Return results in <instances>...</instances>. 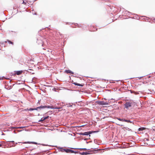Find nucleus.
Here are the masks:
<instances>
[{"label":"nucleus","mask_w":155,"mask_h":155,"mask_svg":"<svg viewBox=\"0 0 155 155\" xmlns=\"http://www.w3.org/2000/svg\"><path fill=\"white\" fill-rule=\"evenodd\" d=\"M10 142H11L13 143V145H12V146L14 147V146H15V144L14 143L15 142H14V141H10Z\"/></svg>","instance_id":"13"},{"label":"nucleus","mask_w":155,"mask_h":155,"mask_svg":"<svg viewBox=\"0 0 155 155\" xmlns=\"http://www.w3.org/2000/svg\"><path fill=\"white\" fill-rule=\"evenodd\" d=\"M49 116H48L47 117H44V118L42 120H45L46 119H47L48 118Z\"/></svg>","instance_id":"14"},{"label":"nucleus","mask_w":155,"mask_h":155,"mask_svg":"<svg viewBox=\"0 0 155 155\" xmlns=\"http://www.w3.org/2000/svg\"><path fill=\"white\" fill-rule=\"evenodd\" d=\"M79 153L80 154L82 155H86L89 154V153L86 152H80Z\"/></svg>","instance_id":"8"},{"label":"nucleus","mask_w":155,"mask_h":155,"mask_svg":"<svg viewBox=\"0 0 155 155\" xmlns=\"http://www.w3.org/2000/svg\"><path fill=\"white\" fill-rule=\"evenodd\" d=\"M42 120V119L41 120V121H43V120ZM40 120H39V121H40Z\"/></svg>","instance_id":"21"},{"label":"nucleus","mask_w":155,"mask_h":155,"mask_svg":"<svg viewBox=\"0 0 155 155\" xmlns=\"http://www.w3.org/2000/svg\"><path fill=\"white\" fill-rule=\"evenodd\" d=\"M37 42L38 44H42V45L43 46V41H40V42L39 41V40L38 39L37 40Z\"/></svg>","instance_id":"9"},{"label":"nucleus","mask_w":155,"mask_h":155,"mask_svg":"<svg viewBox=\"0 0 155 155\" xmlns=\"http://www.w3.org/2000/svg\"><path fill=\"white\" fill-rule=\"evenodd\" d=\"M66 105H67V107H71L72 106V104H66Z\"/></svg>","instance_id":"15"},{"label":"nucleus","mask_w":155,"mask_h":155,"mask_svg":"<svg viewBox=\"0 0 155 155\" xmlns=\"http://www.w3.org/2000/svg\"><path fill=\"white\" fill-rule=\"evenodd\" d=\"M117 118L120 121H125L126 122H127V123H131V121L129 120H127L125 119H121L120 118H117Z\"/></svg>","instance_id":"3"},{"label":"nucleus","mask_w":155,"mask_h":155,"mask_svg":"<svg viewBox=\"0 0 155 155\" xmlns=\"http://www.w3.org/2000/svg\"><path fill=\"white\" fill-rule=\"evenodd\" d=\"M9 42L10 43V44H13V42H11V41H9Z\"/></svg>","instance_id":"18"},{"label":"nucleus","mask_w":155,"mask_h":155,"mask_svg":"<svg viewBox=\"0 0 155 155\" xmlns=\"http://www.w3.org/2000/svg\"><path fill=\"white\" fill-rule=\"evenodd\" d=\"M23 3L24 4H25L26 3V2H23Z\"/></svg>","instance_id":"19"},{"label":"nucleus","mask_w":155,"mask_h":155,"mask_svg":"<svg viewBox=\"0 0 155 155\" xmlns=\"http://www.w3.org/2000/svg\"><path fill=\"white\" fill-rule=\"evenodd\" d=\"M2 146V145L1 144H0V147Z\"/></svg>","instance_id":"23"},{"label":"nucleus","mask_w":155,"mask_h":155,"mask_svg":"<svg viewBox=\"0 0 155 155\" xmlns=\"http://www.w3.org/2000/svg\"><path fill=\"white\" fill-rule=\"evenodd\" d=\"M58 149H61L62 150H61V151H63L64 150L67 153H70V149H63V148L61 147H58Z\"/></svg>","instance_id":"6"},{"label":"nucleus","mask_w":155,"mask_h":155,"mask_svg":"<svg viewBox=\"0 0 155 155\" xmlns=\"http://www.w3.org/2000/svg\"><path fill=\"white\" fill-rule=\"evenodd\" d=\"M22 72V71H17L16 72V74L17 75H19L21 74Z\"/></svg>","instance_id":"10"},{"label":"nucleus","mask_w":155,"mask_h":155,"mask_svg":"<svg viewBox=\"0 0 155 155\" xmlns=\"http://www.w3.org/2000/svg\"><path fill=\"white\" fill-rule=\"evenodd\" d=\"M140 77V78H139L140 79L142 77Z\"/></svg>","instance_id":"22"},{"label":"nucleus","mask_w":155,"mask_h":155,"mask_svg":"<svg viewBox=\"0 0 155 155\" xmlns=\"http://www.w3.org/2000/svg\"><path fill=\"white\" fill-rule=\"evenodd\" d=\"M134 104V102H126L124 104L125 107L127 109H128L129 107H131Z\"/></svg>","instance_id":"2"},{"label":"nucleus","mask_w":155,"mask_h":155,"mask_svg":"<svg viewBox=\"0 0 155 155\" xmlns=\"http://www.w3.org/2000/svg\"><path fill=\"white\" fill-rule=\"evenodd\" d=\"M51 108L52 109H61V107H51L50 106H41L39 107H37L36 108H30L29 109V110H37L38 109H41V108Z\"/></svg>","instance_id":"1"},{"label":"nucleus","mask_w":155,"mask_h":155,"mask_svg":"<svg viewBox=\"0 0 155 155\" xmlns=\"http://www.w3.org/2000/svg\"><path fill=\"white\" fill-rule=\"evenodd\" d=\"M145 128H144V127H140V128H139L138 129V132L139 133V132L140 131H142L144 130H145Z\"/></svg>","instance_id":"7"},{"label":"nucleus","mask_w":155,"mask_h":155,"mask_svg":"<svg viewBox=\"0 0 155 155\" xmlns=\"http://www.w3.org/2000/svg\"><path fill=\"white\" fill-rule=\"evenodd\" d=\"M31 143L33 144H37V143L36 142H32Z\"/></svg>","instance_id":"17"},{"label":"nucleus","mask_w":155,"mask_h":155,"mask_svg":"<svg viewBox=\"0 0 155 155\" xmlns=\"http://www.w3.org/2000/svg\"><path fill=\"white\" fill-rule=\"evenodd\" d=\"M70 152L71 153H76V152H75L74 151L70 149Z\"/></svg>","instance_id":"16"},{"label":"nucleus","mask_w":155,"mask_h":155,"mask_svg":"<svg viewBox=\"0 0 155 155\" xmlns=\"http://www.w3.org/2000/svg\"><path fill=\"white\" fill-rule=\"evenodd\" d=\"M74 84L75 85H77V86H81V87H82L83 86V85H82V84H80L77 83H74Z\"/></svg>","instance_id":"11"},{"label":"nucleus","mask_w":155,"mask_h":155,"mask_svg":"<svg viewBox=\"0 0 155 155\" xmlns=\"http://www.w3.org/2000/svg\"><path fill=\"white\" fill-rule=\"evenodd\" d=\"M24 127H19V128H23Z\"/></svg>","instance_id":"20"},{"label":"nucleus","mask_w":155,"mask_h":155,"mask_svg":"<svg viewBox=\"0 0 155 155\" xmlns=\"http://www.w3.org/2000/svg\"><path fill=\"white\" fill-rule=\"evenodd\" d=\"M98 104L101 105H106L107 104V103L104 101H98Z\"/></svg>","instance_id":"4"},{"label":"nucleus","mask_w":155,"mask_h":155,"mask_svg":"<svg viewBox=\"0 0 155 155\" xmlns=\"http://www.w3.org/2000/svg\"><path fill=\"white\" fill-rule=\"evenodd\" d=\"M91 133V131L81 133L80 134L82 135H88Z\"/></svg>","instance_id":"5"},{"label":"nucleus","mask_w":155,"mask_h":155,"mask_svg":"<svg viewBox=\"0 0 155 155\" xmlns=\"http://www.w3.org/2000/svg\"><path fill=\"white\" fill-rule=\"evenodd\" d=\"M65 72L67 73H71V74H73V73L70 70H66Z\"/></svg>","instance_id":"12"}]
</instances>
